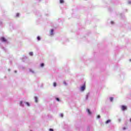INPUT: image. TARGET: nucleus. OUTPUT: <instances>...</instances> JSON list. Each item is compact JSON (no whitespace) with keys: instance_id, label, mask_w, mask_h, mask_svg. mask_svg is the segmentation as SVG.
I'll return each mask as SVG.
<instances>
[{"instance_id":"nucleus-1","label":"nucleus","mask_w":131,"mask_h":131,"mask_svg":"<svg viewBox=\"0 0 131 131\" xmlns=\"http://www.w3.org/2000/svg\"><path fill=\"white\" fill-rule=\"evenodd\" d=\"M121 109L123 111H124L125 110H126V106L125 105H122L121 106Z\"/></svg>"},{"instance_id":"nucleus-2","label":"nucleus","mask_w":131,"mask_h":131,"mask_svg":"<svg viewBox=\"0 0 131 131\" xmlns=\"http://www.w3.org/2000/svg\"><path fill=\"white\" fill-rule=\"evenodd\" d=\"M85 90V84L83 85V86H81V91L83 92Z\"/></svg>"},{"instance_id":"nucleus-3","label":"nucleus","mask_w":131,"mask_h":131,"mask_svg":"<svg viewBox=\"0 0 131 131\" xmlns=\"http://www.w3.org/2000/svg\"><path fill=\"white\" fill-rule=\"evenodd\" d=\"M2 41H4V42H6L7 41V40L6 39V38L5 37H2L1 38Z\"/></svg>"},{"instance_id":"nucleus-4","label":"nucleus","mask_w":131,"mask_h":131,"mask_svg":"<svg viewBox=\"0 0 131 131\" xmlns=\"http://www.w3.org/2000/svg\"><path fill=\"white\" fill-rule=\"evenodd\" d=\"M50 35H54V30L52 29L50 32Z\"/></svg>"},{"instance_id":"nucleus-5","label":"nucleus","mask_w":131,"mask_h":131,"mask_svg":"<svg viewBox=\"0 0 131 131\" xmlns=\"http://www.w3.org/2000/svg\"><path fill=\"white\" fill-rule=\"evenodd\" d=\"M38 98H37V97H35V102H36V103H37V102H38Z\"/></svg>"},{"instance_id":"nucleus-6","label":"nucleus","mask_w":131,"mask_h":131,"mask_svg":"<svg viewBox=\"0 0 131 131\" xmlns=\"http://www.w3.org/2000/svg\"><path fill=\"white\" fill-rule=\"evenodd\" d=\"M111 122V120H107L106 122H105V123H109V122Z\"/></svg>"},{"instance_id":"nucleus-7","label":"nucleus","mask_w":131,"mask_h":131,"mask_svg":"<svg viewBox=\"0 0 131 131\" xmlns=\"http://www.w3.org/2000/svg\"><path fill=\"white\" fill-rule=\"evenodd\" d=\"M60 4H63V3H64V0H60Z\"/></svg>"},{"instance_id":"nucleus-8","label":"nucleus","mask_w":131,"mask_h":131,"mask_svg":"<svg viewBox=\"0 0 131 131\" xmlns=\"http://www.w3.org/2000/svg\"><path fill=\"white\" fill-rule=\"evenodd\" d=\"M29 55L30 56H33V52H30Z\"/></svg>"},{"instance_id":"nucleus-9","label":"nucleus","mask_w":131,"mask_h":131,"mask_svg":"<svg viewBox=\"0 0 131 131\" xmlns=\"http://www.w3.org/2000/svg\"><path fill=\"white\" fill-rule=\"evenodd\" d=\"M87 111H88V112L89 114H92L90 110L88 109Z\"/></svg>"},{"instance_id":"nucleus-10","label":"nucleus","mask_w":131,"mask_h":131,"mask_svg":"<svg viewBox=\"0 0 131 131\" xmlns=\"http://www.w3.org/2000/svg\"><path fill=\"white\" fill-rule=\"evenodd\" d=\"M53 85H54V86H57V83L54 82L53 83Z\"/></svg>"},{"instance_id":"nucleus-11","label":"nucleus","mask_w":131,"mask_h":131,"mask_svg":"<svg viewBox=\"0 0 131 131\" xmlns=\"http://www.w3.org/2000/svg\"><path fill=\"white\" fill-rule=\"evenodd\" d=\"M110 100L111 102H112V101H113V98L110 97Z\"/></svg>"},{"instance_id":"nucleus-12","label":"nucleus","mask_w":131,"mask_h":131,"mask_svg":"<svg viewBox=\"0 0 131 131\" xmlns=\"http://www.w3.org/2000/svg\"><path fill=\"white\" fill-rule=\"evenodd\" d=\"M43 66H45V64H44L43 63H41V64H40V67H43Z\"/></svg>"},{"instance_id":"nucleus-13","label":"nucleus","mask_w":131,"mask_h":131,"mask_svg":"<svg viewBox=\"0 0 131 131\" xmlns=\"http://www.w3.org/2000/svg\"><path fill=\"white\" fill-rule=\"evenodd\" d=\"M26 104L27 105V106H30V105L29 102H26Z\"/></svg>"},{"instance_id":"nucleus-14","label":"nucleus","mask_w":131,"mask_h":131,"mask_svg":"<svg viewBox=\"0 0 131 131\" xmlns=\"http://www.w3.org/2000/svg\"><path fill=\"white\" fill-rule=\"evenodd\" d=\"M37 39H38V40H40V37L38 36L37 37Z\"/></svg>"},{"instance_id":"nucleus-15","label":"nucleus","mask_w":131,"mask_h":131,"mask_svg":"<svg viewBox=\"0 0 131 131\" xmlns=\"http://www.w3.org/2000/svg\"><path fill=\"white\" fill-rule=\"evenodd\" d=\"M56 101H58V102L60 101V99L58 98H56Z\"/></svg>"},{"instance_id":"nucleus-16","label":"nucleus","mask_w":131,"mask_h":131,"mask_svg":"<svg viewBox=\"0 0 131 131\" xmlns=\"http://www.w3.org/2000/svg\"><path fill=\"white\" fill-rule=\"evenodd\" d=\"M16 16V17H19V13H17Z\"/></svg>"},{"instance_id":"nucleus-17","label":"nucleus","mask_w":131,"mask_h":131,"mask_svg":"<svg viewBox=\"0 0 131 131\" xmlns=\"http://www.w3.org/2000/svg\"><path fill=\"white\" fill-rule=\"evenodd\" d=\"M101 116L100 115H98L97 118H100Z\"/></svg>"},{"instance_id":"nucleus-18","label":"nucleus","mask_w":131,"mask_h":131,"mask_svg":"<svg viewBox=\"0 0 131 131\" xmlns=\"http://www.w3.org/2000/svg\"><path fill=\"white\" fill-rule=\"evenodd\" d=\"M49 130H50V131H54V129H53L52 128H50V129H49Z\"/></svg>"},{"instance_id":"nucleus-19","label":"nucleus","mask_w":131,"mask_h":131,"mask_svg":"<svg viewBox=\"0 0 131 131\" xmlns=\"http://www.w3.org/2000/svg\"><path fill=\"white\" fill-rule=\"evenodd\" d=\"M60 116H61V117H63V114H61Z\"/></svg>"},{"instance_id":"nucleus-20","label":"nucleus","mask_w":131,"mask_h":131,"mask_svg":"<svg viewBox=\"0 0 131 131\" xmlns=\"http://www.w3.org/2000/svg\"><path fill=\"white\" fill-rule=\"evenodd\" d=\"M126 129V128H125V127H124L123 128V129Z\"/></svg>"},{"instance_id":"nucleus-21","label":"nucleus","mask_w":131,"mask_h":131,"mask_svg":"<svg viewBox=\"0 0 131 131\" xmlns=\"http://www.w3.org/2000/svg\"><path fill=\"white\" fill-rule=\"evenodd\" d=\"M128 4H131V2H130V1H129V2H128Z\"/></svg>"},{"instance_id":"nucleus-22","label":"nucleus","mask_w":131,"mask_h":131,"mask_svg":"<svg viewBox=\"0 0 131 131\" xmlns=\"http://www.w3.org/2000/svg\"><path fill=\"white\" fill-rule=\"evenodd\" d=\"M113 23H113V21H112V24H113Z\"/></svg>"},{"instance_id":"nucleus-23","label":"nucleus","mask_w":131,"mask_h":131,"mask_svg":"<svg viewBox=\"0 0 131 131\" xmlns=\"http://www.w3.org/2000/svg\"><path fill=\"white\" fill-rule=\"evenodd\" d=\"M20 104H22V101H20Z\"/></svg>"},{"instance_id":"nucleus-24","label":"nucleus","mask_w":131,"mask_h":131,"mask_svg":"<svg viewBox=\"0 0 131 131\" xmlns=\"http://www.w3.org/2000/svg\"><path fill=\"white\" fill-rule=\"evenodd\" d=\"M130 120V122H131V118L130 119V120Z\"/></svg>"},{"instance_id":"nucleus-25","label":"nucleus","mask_w":131,"mask_h":131,"mask_svg":"<svg viewBox=\"0 0 131 131\" xmlns=\"http://www.w3.org/2000/svg\"><path fill=\"white\" fill-rule=\"evenodd\" d=\"M129 61L131 62V59H130Z\"/></svg>"}]
</instances>
